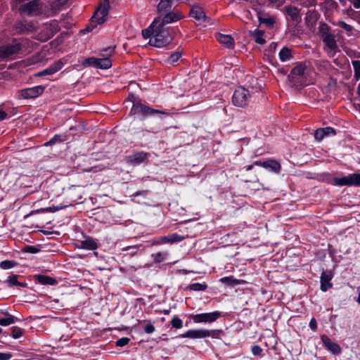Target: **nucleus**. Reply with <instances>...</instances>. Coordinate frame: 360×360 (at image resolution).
<instances>
[{
    "label": "nucleus",
    "instance_id": "nucleus-49",
    "mask_svg": "<svg viewBox=\"0 0 360 360\" xmlns=\"http://www.w3.org/2000/svg\"><path fill=\"white\" fill-rule=\"evenodd\" d=\"M62 5L59 4V1H58L57 4H53L51 6V15H55L58 13V11H59V7L61 6Z\"/></svg>",
    "mask_w": 360,
    "mask_h": 360
},
{
    "label": "nucleus",
    "instance_id": "nucleus-17",
    "mask_svg": "<svg viewBox=\"0 0 360 360\" xmlns=\"http://www.w3.org/2000/svg\"><path fill=\"white\" fill-rule=\"evenodd\" d=\"M36 24L32 22H18L15 25V30L18 33L29 34L36 30Z\"/></svg>",
    "mask_w": 360,
    "mask_h": 360
},
{
    "label": "nucleus",
    "instance_id": "nucleus-24",
    "mask_svg": "<svg viewBox=\"0 0 360 360\" xmlns=\"http://www.w3.org/2000/svg\"><path fill=\"white\" fill-rule=\"evenodd\" d=\"M183 239V236L177 233H172L165 236L160 237L156 242V244L178 243L181 242Z\"/></svg>",
    "mask_w": 360,
    "mask_h": 360
},
{
    "label": "nucleus",
    "instance_id": "nucleus-11",
    "mask_svg": "<svg viewBox=\"0 0 360 360\" xmlns=\"http://www.w3.org/2000/svg\"><path fill=\"white\" fill-rule=\"evenodd\" d=\"M110 5L108 0H104L100 6L95 11L91 18V23L102 24L105 21L106 16L108 13Z\"/></svg>",
    "mask_w": 360,
    "mask_h": 360
},
{
    "label": "nucleus",
    "instance_id": "nucleus-43",
    "mask_svg": "<svg viewBox=\"0 0 360 360\" xmlns=\"http://www.w3.org/2000/svg\"><path fill=\"white\" fill-rule=\"evenodd\" d=\"M259 21L261 23H264L269 27L272 26L274 23V20L271 18H259Z\"/></svg>",
    "mask_w": 360,
    "mask_h": 360
},
{
    "label": "nucleus",
    "instance_id": "nucleus-56",
    "mask_svg": "<svg viewBox=\"0 0 360 360\" xmlns=\"http://www.w3.org/2000/svg\"><path fill=\"white\" fill-rule=\"evenodd\" d=\"M356 291L358 292V298L356 301L360 304V285L356 288Z\"/></svg>",
    "mask_w": 360,
    "mask_h": 360
},
{
    "label": "nucleus",
    "instance_id": "nucleus-41",
    "mask_svg": "<svg viewBox=\"0 0 360 360\" xmlns=\"http://www.w3.org/2000/svg\"><path fill=\"white\" fill-rule=\"evenodd\" d=\"M142 35L143 38L148 39L153 36V29L152 25L147 29H145L142 31Z\"/></svg>",
    "mask_w": 360,
    "mask_h": 360
},
{
    "label": "nucleus",
    "instance_id": "nucleus-9",
    "mask_svg": "<svg viewBox=\"0 0 360 360\" xmlns=\"http://www.w3.org/2000/svg\"><path fill=\"white\" fill-rule=\"evenodd\" d=\"M138 113H141L144 115H151L153 114H161L165 115H170L169 111L155 110L140 103H135L133 104V106L130 110V114Z\"/></svg>",
    "mask_w": 360,
    "mask_h": 360
},
{
    "label": "nucleus",
    "instance_id": "nucleus-33",
    "mask_svg": "<svg viewBox=\"0 0 360 360\" xmlns=\"http://www.w3.org/2000/svg\"><path fill=\"white\" fill-rule=\"evenodd\" d=\"M181 56V53L180 51H176L171 54L169 57L167 59V63L169 65H174L175 63L179 60Z\"/></svg>",
    "mask_w": 360,
    "mask_h": 360
},
{
    "label": "nucleus",
    "instance_id": "nucleus-44",
    "mask_svg": "<svg viewBox=\"0 0 360 360\" xmlns=\"http://www.w3.org/2000/svg\"><path fill=\"white\" fill-rule=\"evenodd\" d=\"M252 353L255 356H260L262 352V349L258 345H254L251 348Z\"/></svg>",
    "mask_w": 360,
    "mask_h": 360
},
{
    "label": "nucleus",
    "instance_id": "nucleus-10",
    "mask_svg": "<svg viewBox=\"0 0 360 360\" xmlns=\"http://www.w3.org/2000/svg\"><path fill=\"white\" fill-rule=\"evenodd\" d=\"M20 11L31 16L39 15L43 13L42 4L39 0H34L22 5Z\"/></svg>",
    "mask_w": 360,
    "mask_h": 360
},
{
    "label": "nucleus",
    "instance_id": "nucleus-1",
    "mask_svg": "<svg viewBox=\"0 0 360 360\" xmlns=\"http://www.w3.org/2000/svg\"><path fill=\"white\" fill-rule=\"evenodd\" d=\"M153 36L149 39V44L156 47H163L173 39L174 30L170 27H164L159 23H152Z\"/></svg>",
    "mask_w": 360,
    "mask_h": 360
},
{
    "label": "nucleus",
    "instance_id": "nucleus-28",
    "mask_svg": "<svg viewBox=\"0 0 360 360\" xmlns=\"http://www.w3.org/2000/svg\"><path fill=\"white\" fill-rule=\"evenodd\" d=\"M278 56L282 62H286L292 58V51L289 48L283 46L280 50Z\"/></svg>",
    "mask_w": 360,
    "mask_h": 360
},
{
    "label": "nucleus",
    "instance_id": "nucleus-5",
    "mask_svg": "<svg viewBox=\"0 0 360 360\" xmlns=\"http://www.w3.org/2000/svg\"><path fill=\"white\" fill-rule=\"evenodd\" d=\"M220 331L217 330H207L204 328L189 330L186 333L181 335V338H191V339H200L207 337L212 338H217L219 335Z\"/></svg>",
    "mask_w": 360,
    "mask_h": 360
},
{
    "label": "nucleus",
    "instance_id": "nucleus-36",
    "mask_svg": "<svg viewBox=\"0 0 360 360\" xmlns=\"http://www.w3.org/2000/svg\"><path fill=\"white\" fill-rule=\"evenodd\" d=\"M294 2L304 7H310L316 4V0H292Z\"/></svg>",
    "mask_w": 360,
    "mask_h": 360
},
{
    "label": "nucleus",
    "instance_id": "nucleus-38",
    "mask_svg": "<svg viewBox=\"0 0 360 360\" xmlns=\"http://www.w3.org/2000/svg\"><path fill=\"white\" fill-rule=\"evenodd\" d=\"M255 41L259 44H264L266 41L263 38V32L260 30L255 31Z\"/></svg>",
    "mask_w": 360,
    "mask_h": 360
},
{
    "label": "nucleus",
    "instance_id": "nucleus-25",
    "mask_svg": "<svg viewBox=\"0 0 360 360\" xmlns=\"http://www.w3.org/2000/svg\"><path fill=\"white\" fill-rule=\"evenodd\" d=\"M255 165L262 166L264 168L270 169L271 171L278 173L281 169V165L276 160H270L263 162H255Z\"/></svg>",
    "mask_w": 360,
    "mask_h": 360
},
{
    "label": "nucleus",
    "instance_id": "nucleus-15",
    "mask_svg": "<svg viewBox=\"0 0 360 360\" xmlns=\"http://www.w3.org/2000/svg\"><path fill=\"white\" fill-rule=\"evenodd\" d=\"M44 89L45 86L42 85L23 89L20 91V96L25 99L36 98L44 93Z\"/></svg>",
    "mask_w": 360,
    "mask_h": 360
},
{
    "label": "nucleus",
    "instance_id": "nucleus-42",
    "mask_svg": "<svg viewBox=\"0 0 360 360\" xmlns=\"http://www.w3.org/2000/svg\"><path fill=\"white\" fill-rule=\"evenodd\" d=\"M130 341V339L128 338H120L118 339L115 344H116V346L117 347H124L125 345H127Z\"/></svg>",
    "mask_w": 360,
    "mask_h": 360
},
{
    "label": "nucleus",
    "instance_id": "nucleus-60",
    "mask_svg": "<svg viewBox=\"0 0 360 360\" xmlns=\"http://www.w3.org/2000/svg\"><path fill=\"white\" fill-rule=\"evenodd\" d=\"M313 13L308 12L306 16V20H308V18L310 17L311 15H312Z\"/></svg>",
    "mask_w": 360,
    "mask_h": 360
},
{
    "label": "nucleus",
    "instance_id": "nucleus-53",
    "mask_svg": "<svg viewBox=\"0 0 360 360\" xmlns=\"http://www.w3.org/2000/svg\"><path fill=\"white\" fill-rule=\"evenodd\" d=\"M271 4H276L278 6L282 5L285 0H268Z\"/></svg>",
    "mask_w": 360,
    "mask_h": 360
},
{
    "label": "nucleus",
    "instance_id": "nucleus-58",
    "mask_svg": "<svg viewBox=\"0 0 360 360\" xmlns=\"http://www.w3.org/2000/svg\"><path fill=\"white\" fill-rule=\"evenodd\" d=\"M58 1H59V4L64 5L68 1V0H58Z\"/></svg>",
    "mask_w": 360,
    "mask_h": 360
},
{
    "label": "nucleus",
    "instance_id": "nucleus-8",
    "mask_svg": "<svg viewBox=\"0 0 360 360\" xmlns=\"http://www.w3.org/2000/svg\"><path fill=\"white\" fill-rule=\"evenodd\" d=\"M250 98L249 91L242 86H238L233 93L232 101L236 106L244 107L248 105Z\"/></svg>",
    "mask_w": 360,
    "mask_h": 360
},
{
    "label": "nucleus",
    "instance_id": "nucleus-32",
    "mask_svg": "<svg viewBox=\"0 0 360 360\" xmlns=\"http://www.w3.org/2000/svg\"><path fill=\"white\" fill-rule=\"evenodd\" d=\"M16 320H18L17 318L14 317L12 315L8 314L4 317L0 318V325L7 326L14 323Z\"/></svg>",
    "mask_w": 360,
    "mask_h": 360
},
{
    "label": "nucleus",
    "instance_id": "nucleus-55",
    "mask_svg": "<svg viewBox=\"0 0 360 360\" xmlns=\"http://www.w3.org/2000/svg\"><path fill=\"white\" fill-rule=\"evenodd\" d=\"M58 136H55L53 139H51L49 142H47L45 145L46 146H48V145H52L54 143H56V141H57Z\"/></svg>",
    "mask_w": 360,
    "mask_h": 360
},
{
    "label": "nucleus",
    "instance_id": "nucleus-2",
    "mask_svg": "<svg viewBox=\"0 0 360 360\" xmlns=\"http://www.w3.org/2000/svg\"><path fill=\"white\" fill-rule=\"evenodd\" d=\"M30 41L22 39L20 41L13 39L12 44L0 46V60H5L18 53L22 47L29 46Z\"/></svg>",
    "mask_w": 360,
    "mask_h": 360
},
{
    "label": "nucleus",
    "instance_id": "nucleus-47",
    "mask_svg": "<svg viewBox=\"0 0 360 360\" xmlns=\"http://www.w3.org/2000/svg\"><path fill=\"white\" fill-rule=\"evenodd\" d=\"M220 281L224 283H238L232 276L221 278Z\"/></svg>",
    "mask_w": 360,
    "mask_h": 360
},
{
    "label": "nucleus",
    "instance_id": "nucleus-51",
    "mask_svg": "<svg viewBox=\"0 0 360 360\" xmlns=\"http://www.w3.org/2000/svg\"><path fill=\"white\" fill-rule=\"evenodd\" d=\"M309 327L313 330H316V329L317 328V325H316V320L314 319H311V321L309 322Z\"/></svg>",
    "mask_w": 360,
    "mask_h": 360
},
{
    "label": "nucleus",
    "instance_id": "nucleus-26",
    "mask_svg": "<svg viewBox=\"0 0 360 360\" xmlns=\"http://www.w3.org/2000/svg\"><path fill=\"white\" fill-rule=\"evenodd\" d=\"M190 15L199 22H202L205 19V14L201 7L193 6L190 11Z\"/></svg>",
    "mask_w": 360,
    "mask_h": 360
},
{
    "label": "nucleus",
    "instance_id": "nucleus-46",
    "mask_svg": "<svg viewBox=\"0 0 360 360\" xmlns=\"http://www.w3.org/2000/svg\"><path fill=\"white\" fill-rule=\"evenodd\" d=\"M139 245H130V246H127L125 248H124L122 249L123 251H128V250H131V255H135L136 252H137V248H138Z\"/></svg>",
    "mask_w": 360,
    "mask_h": 360
},
{
    "label": "nucleus",
    "instance_id": "nucleus-12",
    "mask_svg": "<svg viewBox=\"0 0 360 360\" xmlns=\"http://www.w3.org/2000/svg\"><path fill=\"white\" fill-rule=\"evenodd\" d=\"M323 41L325 44V49L328 52L329 56H334L338 49V45L335 39V36L328 32H322Z\"/></svg>",
    "mask_w": 360,
    "mask_h": 360
},
{
    "label": "nucleus",
    "instance_id": "nucleus-21",
    "mask_svg": "<svg viewBox=\"0 0 360 360\" xmlns=\"http://www.w3.org/2000/svg\"><path fill=\"white\" fill-rule=\"evenodd\" d=\"M76 247L79 249L94 250L98 248V245L96 240L91 237H87L85 240L79 241Z\"/></svg>",
    "mask_w": 360,
    "mask_h": 360
},
{
    "label": "nucleus",
    "instance_id": "nucleus-30",
    "mask_svg": "<svg viewBox=\"0 0 360 360\" xmlns=\"http://www.w3.org/2000/svg\"><path fill=\"white\" fill-rule=\"evenodd\" d=\"M36 278L37 281L43 285H54L56 283V281L48 276L45 275H37Z\"/></svg>",
    "mask_w": 360,
    "mask_h": 360
},
{
    "label": "nucleus",
    "instance_id": "nucleus-50",
    "mask_svg": "<svg viewBox=\"0 0 360 360\" xmlns=\"http://www.w3.org/2000/svg\"><path fill=\"white\" fill-rule=\"evenodd\" d=\"M11 357V353L0 352V360H9Z\"/></svg>",
    "mask_w": 360,
    "mask_h": 360
},
{
    "label": "nucleus",
    "instance_id": "nucleus-63",
    "mask_svg": "<svg viewBox=\"0 0 360 360\" xmlns=\"http://www.w3.org/2000/svg\"><path fill=\"white\" fill-rule=\"evenodd\" d=\"M91 30H92V29L86 28V31H87V32H90V31H91Z\"/></svg>",
    "mask_w": 360,
    "mask_h": 360
},
{
    "label": "nucleus",
    "instance_id": "nucleus-54",
    "mask_svg": "<svg viewBox=\"0 0 360 360\" xmlns=\"http://www.w3.org/2000/svg\"><path fill=\"white\" fill-rule=\"evenodd\" d=\"M8 117V114L2 110H0V121L4 120Z\"/></svg>",
    "mask_w": 360,
    "mask_h": 360
},
{
    "label": "nucleus",
    "instance_id": "nucleus-19",
    "mask_svg": "<svg viewBox=\"0 0 360 360\" xmlns=\"http://www.w3.org/2000/svg\"><path fill=\"white\" fill-rule=\"evenodd\" d=\"M149 154L143 151L136 152L127 157L128 162L134 165H138L148 160Z\"/></svg>",
    "mask_w": 360,
    "mask_h": 360
},
{
    "label": "nucleus",
    "instance_id": "nucleus-23",
    "mask_svg": "<svg viewBox=\"0 0 360 360\" xmlns=\"http://www.w3.org/2000/svg\"><path fill=\"white\" fill-rule=\"evenodd\" d=\"M62 63L60 61H58L53 65H50L46 69L37 72L35 76L37 77H41L44 75H50L56 73V72L59 71L62 68Z\"/></svg>",
    "mask_w": 360,
    "mask_h": 360
},
{
    "label": "nucleus",
    "instance_id": "nucleus-20",
    "mask_svg": "<svg viewBox=\"0 0 360 360\" xmlns=\"http://www.w3.org/2000/svg\"><path fill=\"white\" fill-rule=\"evenodd\" d=\"M335 134L336 131L333 128L327 127L316 129L314 133V138L316 141H321L326 137L335 136Z\"/></svg>",
    "mask_w": 360,
    "mask_h": 360
},
{
    "label": "nucleus",
    "instance_id": "nucleus-48",
    "mask_svg": "<svg viewBox=\"0 0 360 360\" xmlns=\"http://www.w3.org/2000/svg\"><path fill=\"white\" fill-rule=\"evenodd\" d=\"M338 25L347 32H350L352 30V27L343 21H340L338 22Z\"/></svg>",
    "mask_w": 360,
    "mask_h": 360
},
{
    "label": "nucleus",
    "instance_id": "nucleus-13",
    "mask_svg": "<svg viewBox=\"0 0 360 360\" xmlns=\"http://www.w3.org/2000/svg\"><path fill=\"white\" fill-rule=\"evenodd\" d=\"M60 30V27L56 20H52L44 25L41 32L39 39L42 41H47Z\"/></svg>",
    "mask_w": 360,
    "mask_h": 360
},
{
    "label": "nucleus",
    "instance_id": "nucleus-52",
    "mask_svg": "<svg viewBox=\"0 0 360 360\" xmlns=\"http://www.w3.org/2000/svg\"><path fill=\"white\" fill-rule=\"evenodd\" d=\"M353 6L356 9L360 8V0H350Z\"/></svg>",
    "mask_w": 360,
    "mask_h": 360
},
{
    "label": "nucleus",
    "instance_id": "nucleus-31",
    "mask_svg": "<svg viewBox=\"0 0 360 360\" xmlns=\"http://www.w3.org/2000/svg\"><path fill=\"white\" fill-rule=\"evenodd\" d=\"M186 288L193 291H205L207 288V285L205 283H194L188 285Z\"/></svg>",
    "mask_w": 360,
    "mask_h": 360
},
{
    "label": "nucleus",
    "instance_id": "nucleus-14",
    "mask_svg": "<svg viewBox=\"0 0 360 360\" xmlns=\"http://www.w3.org/2000/svg\"><path fill=\"white\" fill-rule=\"evenodd\" d=\"M283 12L286 15L287 20L291 21L293 25H297L301 22L302 15L298 8L288 5L283 8Z\"/></svg>",
    "mask_w": 360,
    "mask_h": 360
},
{
    "label": "nucleus",
    "instance_id": "nucleus-45",
    "mask_svg": "<svg viewBox=\"0 0 360 360\" xmlns=\"http://www.w3.org/2000/svg\"><path fill=\"white\" fill-rule=\"evenodd\" d=\"M155 330V328L154 326V325H153L152 323H147L144 328V331L147 333V334H151L153 333Z\"/></svg>",
    "mask_w": 360,
    "mask_h": 360
},
{
    "label": "nucleus",
    "instance_id": "nucleus-59",
    "mask_svg": "<svg viewBox=\"0 0 360 360\" xmlns=\"http://www.w3.org/2000/svg\"><path fill=\"white\" fill-rule=\"evenodd\" d=\"M252 167H253V165H248V166L246 167V170H247V171L251 170V169H252Z\"/></svg>",
    "mask_w": 360,
    "mask_h": 360
},
{
    "label": "nucleus",
    "instance_id": "nucleus-22",
    "mask_svg": "<svg viewBox=\"0 0 360 360\" xmlns=\"http://www.w3.org/2000/svg\"><path fill=\"white\" fill-rule=\"evenodd\" d=\"M217 40L225 46L226 48L232 49L234 47V39L229 34H224L221 33L216 34Z\"/></svg>",
    "mask_w": 360,
    "mask_h": 360
},
{
    "label": "nucleus",
    "instance_id": "nucleus-3",
    "mask_svg": "<svg viewBox=\"0 0 360 360\" xmlns=\"http://www.w3.org/2000/svg\"><path fill=\"white\" fill-rule=\"evenodd\" d=\"M103 58H96L94 57L86 58L83 65L87 67H94L99 69H108L112 66V62L109 56L114 52V48L108 47L104 50Z\"/></svg>",
    "mask_w": 360,
    "mask_h": 360
},
{
    "label": "nucleus",
    "instance_id": "nucleus-40",
    "mask_svg": "<svg viewBox=\"0 0 360 360\" xmlns=\"http://www.w3.org/2000/svg\"><path fill=\"white\" fill-rule=\"evenodd\" d=\"M23 331L21 328L18 327H13L12 328V332H11V336L15 338L18 339L20 338L22 335Z\"/></svg>",
    "mask_w": 360,
    "mask_h": 360
},
{
    "label": "nucleus",
    "instance_id": "nucleus-57",
    "mask_svg": "<svg viewBox=\"0 0 360 360\" xmlns=\"http://www.w3.org/2000/svg\"><path fill=\"white\" fill-rule=\"evenodd\" d=\"M28 250H29V252H32V253H35L37 252V250L33 247H29Z\"/></svg>",
    "mask_w": 360,
    "mask_h": 360
},
{
    "label": "nucleus",
    "instance_id": "nucleus-35",
    "mask_svg": "<svg viewBox=\"0 0 360 360\" xmlns=\"http://www.w3.org/2000/svg\"><path fill=\"white\" fill-rule=\"evenodd\" d=\"M16 265V262L11 260H4L0 263V267L2 269H10Z\"/></svg>",
    "mask_w": 360,
    "mask_h": 360
},
{
    "label": "nucleus",
    "instance_id": "nucleus-18",
    "mask_svg": "<svg viewBox=\"0 0 360 360\" xmlns=\"http://www.w3.org/2000/svg\"><path fill=\"white\" fill-rule=\"evenodd\" d=\"M321 339L325 347L332 354L337 355L341 352V348L339 345L333 342L327 335H321Z\"/></svg>",
    "mask_w": 360,
    "mask_h": 360
},
{
    "label": "nucleus",
    "instance_id": "nucleus-4",
    "mask_svg": "<svg viewBox=\"0 0 360 360\" xmlns=\"http://www.w3.org/2000/svg\"><path fill=\"white\" fill-rule=\"evenodd\" d=\"M291 75L300 77V82L304 84L313 82L315 72L313 69L305 63H298L291 70Z\"/></svg>",
    "mask_w": 360,
    "mask_h": 360
},
{
    "label": "nucleus",
    "instance_id": "nucleus-39",
    "mask_svg": "<svg viewBox=\"0 0 360 360\" xmlns=\"http://www.w3.org/2000/svg\"><path fill=\"white\" fill-rule=\"evenodd\" d=\"M171 324L174 328H177V329L181 328L183 326V323H182L181 319H180L177 316H174L172 318V319L171 321Z\"/></svg>",
    "mask_w": 360,
    "mask_h": 360
},
{
    "label": "nucleus",
    "instance_id": "nucleus-27",
    "mask_svg": "<svg viewBox=\"0 0 360 360\" xmlns=\"http://www.w3.org/2000/svg\"><path fill=\"white\" fill-rule=\"evenodd\" d=\"M332 279V276L329 273L323 272L320 278L321 280V290L326 292L328 288L332 287L330 283Z\"/></svg>",
    "mask_w": 360,
    "mask_h": 360
},
{
    "label": "nucleus",
    "instance_id": "nucleus-34",
    "mask_svg": "<svg viewBox=\"0 0 360 360\" xmlns=\"http://www.w3.org/2000/svg\"><path fill=\"white\" fill-rule=\"evenodd\" d=\"M352 63L354 70V77L358 80L360 79V60H353Z\"/></svg>",
    "mask_w": 360,
    "mask_h": 360
},
{
    "label": "nucleus",
    "instance_id": "nucleus-37",
    "mask_svg": "<svg viewBox=\"0 0 360 360\" xmlns=\"http://www.w3.org/2000/svg\"><path fill=\"white\" fill-rule=\"evenodd\" d=\"M167 256L168 253L167 252H158L153 255L154 261L155 262H161L164 261Z\"/></svg>",
    "mask_w": 360,
    "mask_h": 360
},
{
    "label": "nucleus",
    "instance_id": "nucleus-6",
    "mask_svg": "<svg viewBox=\"0 0 360 360\" xmlns=\"http://www.w3.org/2000/svg\"><path fill=\"white\" fill-rule=\"evenodd\" d=\"M184 18V15L178 11H168L163 15H160L154 19V25L159 23L166 27V25L177 22Z\"/></svg>",
    "mask_w": 360,
    "mask_h": 360
},
{
    "label": "nucleus",
    "instance_id": "nucleus-7",
    "mask_svg": "<svg viewBox=\"0 0 360 360\" xmlns=\"http://www.w3.org/2000/svg\"><path fill=\"white\" fill-rule=\"evenodd\" d=\"M333 184L338 186H360V174L354 173L333 179Z\"/></svg>",
    "mask_w": 360,
    "mask_h": 360
},
{
    "label": "nucleus",
    "instance_id": "nucleus-61",
    "mask_svg": "<svg viewBox=\"0 0 360 360\" xmlns=\"http://www.w3.org/2000/svg\"><path fill=\"white\" fill-rule=\"evenodd\" d=\"M357 91H358V94L360 96V84L358 86Z\"/></svg>",
    "mask_w": 360,
    "mask_h": 360
},
{
    "label": "nucleus",
    "instance_id": "nucleus-62",
    "mask_svg": "<svg viewBox=\"0 0 360 360\" xmlns=\"http://www.w3.org/2000/svg\"><path fill=\"white\" fill-rule=\"evenodd\" d=\"M46 211H53V210L51 207H48L46 209Z\"/></svg>",
    "mask_w": 360,
    "mask_h": 360
},
{
    "label": "nucleus",
    "instance_id": "nucleus-16",
    "mask_svg": "<svg viewBox=\"0 0 360 360\" xmlns=\"http://www.w3.org/2000/svg\"><path fill=\"white\" fill-rule=\"evenodd\" d=\"M220 316V312L213 311L210 313H202L193 315L192 319L194 323H212L215 321Z\"/></svg>",
    "mask_w": 360,
    "mask_h": 360
},
{
    "label": "nucleus",
    "instance_id": "nucleus-29",
    "mask_svg": "<svg viewBox=\"0 0 360 360\" xmlns=\"http://www.w3.org/2000/svg\"><path fill=\"white\" fill-rule=\"evenodd\" d=\"M17 278H18L17 275H11L6 281V283H7L8 287H13V286L26 287L27 286L26 283L19 282Z\"/></svg>",
    "mask_w": 360,
    "mask_h": 360
}]
</instances>
